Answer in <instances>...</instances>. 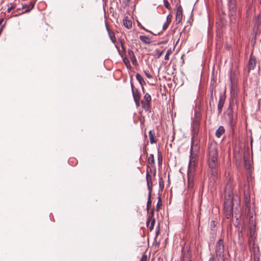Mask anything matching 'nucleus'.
Wrapping results in <instances>:
<instances>
[{
	"instance_id": "nucleus-23",
	"label": "nucleus",
	"mask_w": 261,
	"mask_h": 261,
	"mask_svg": "<svg viewBox=\"0 0 261 261\" xmlns=\"http://www.w3.org/2000/svg\"><path fill=\"white\" fill-rule=\"evenodd\" d=\"M148 163L152 165L154 164V156L152 154H151L149 155V156L148 158Z\"/></svg>"
},
{
	"instance_id": "nucleus-50",
	"label": "nucleus",
	"mask_w": 261,
	"mask_h": 261,
	"mask_svg": "<svg viewBox=\"0 0 261 261\" xmlns=\"http://www.w3.org/2000/svg\"><path fill=\"white\" fill-rule=\"evenodd\" d=\"M182 64H184V60H182Z\"/></svg>"
},
{
	"instance_id": "nucleus-17",
	"label": "nucleus",
	"mask_w": 261,
	"mask_h": 261,
	"mask_svg": "<svg viewBox=\"0 0 261 261\" xmlns=\"http://www.w3.org/2000/svg\"><path fill=\"white\" fill-rule=\"evenodd\" d=\"M225 132V129L223 126H220L217 129L215 135L217 137L220 138V136Z\"/></svg>"
},
{
	"instance_id": "nucleus-46",
	"label": "nucleus",
	"mask_w": 261,
	"mask_h": 261,
	"mask_svg": "<svg viewBox=\"0 0 261 261\" xmlns=\"http://www.w3.org/2000/svg\"><path fill=\"white\" fill-rule=\"evenodd\" d=\"M255 38H256V35H253V38L252 39V41H253V40L255 41Z\"/></svg>"
},
{
	"instance_id": "nucleus-37",
	"label": "nucleus",
	"mask_w": 261,
	"mask_h": 261,
	"mask_svg": "<svg viewBox=\"0 0 261 261\" xmlns=\"http://www.w3.org/2000/svg\"><path fill=\"white\" fill-rule=\"evenodd\" d=\"M147 256L146 255H143V256L141 257L140 261H147Z\"/></svg>"
},
{
	"instance_id": "nucleus-36",
	"label": "nucleus",
	"mask_w": 261,
	"mask_h": 261,
	"mask_svg": "<svg viewBox=\"0 0 261 261\" xmlns=\"http://www.w3.org/2000/svg\"><path fill=\"white\" fill-rule=\"evenodd\" d=\"M158 162L159 164H162V156L161 154L158 155Z\"/></svg>"
},
{
	"instance_id": "nucleus-11",
	"label": "nucleus",
	"mask_w": 261,
	"mask_h": 261,
	"mask_svg": "<svg viewBox=\"0 0 261 261\" xmlns=\"http://www.w3.org/2000/svg\"><path fill=\"white\" fill-rule=\"evenodd\" d=\"M200 115L197 111L195 112L194 117L193 120L192 125L199 126L200 123Z\"/></svg>"
},
{
	"instance_id": "nucleus-41",
	"label": "nucleus",
	"mask_w": 261,
	"mask_h": 261,
	"mask_svg": "<svg viewBox=\"0 0 261 261\" xmlns=\"http://www.w3.org/2000/svg\"><path fill=\"white\" fill-rule=\"evenodd\" d=\"M134 101L136 103V106L138 107L140 105V99H138V100H134Z\"/></svg>"
},
{
	"instance_id": "nucleus-2",
	"label": "nucleus",
	"mask_w": 261,
	"mask_h": 261,
	"mask_svg": "<svg viewBox=\"0 0 261 261\" xmlns=\"http://www.w3.org/2000/svg\"><path fill=\"white\" fill-rule=\"evenodd\" d=\"M207 155L208 165L212 174L211 178L215 181L218 173V145L216 142L208 143Z\"/></svg>"
},
{
	"instance_id": "nucleus-32",
	"label": "nucleus",
	"mask_w": 261,
	"mask_h": 261,
	"mask_svg": "<svg viewBox=\"0 0 261 261\" xmlns=\"http://www.w3.org/2000/svg\"><path fill=\"white\" fill-rule=\"evenodd\" d=\"M169 24V20H166V22L164 24L163 26V30H166L168 27V25Z\"/></svg>"
},
{
	"instance_id": "nucleus-47",
	"label": "nucleus",
	"mask_w": 261,
	"mask_h": 261,
	"mask_svg": "<svg viewBox=\"0 0 261 261\" xmlns=\"http://www.w3.org/2000/svg\"><path fill=\"white\" fill-rule=\"evenodd\" d=\"M3 21V19H0V25L1 24V23H2V22Z\"/></svg>"
},
{
	"instance_id": "nucleus-19",
	"label": "nucleus",
	"mask_w": 261,
	"mask_h": 261,
	"mask_svg": "<svg viewBox=\"0 0 261 261\" xmlns=\"http://www.w3.org/2000/svg\"><path fill=\"white\" fill-rule=\"evenodd\" d=\"M244 165L245 167L247 169H249L251 167V163L249 160V157L245 155L244 156Z\"/></svg>"
},
{
	"instance_id": "nucleus-24",
	"label": "nucleus",
	"mask_w": 261,
	"mask_h": 261,
	"mask_svg": "<svg viewBox=\"0 0 261 261\" xmlns=\"http://www.w3.org/2000/svg\"><path fill=\"white\" fill-rule=\"evenodd\" d=\"M151 192H150V191H149V193H148V200H147V210H149V206L151 203Z\"/></svg>"
},
{
	"instance_id": "nucleus-28",
	"label": "nucleus",
	"mask_w": 261,
	"mask_h": 261,
	"mask_svg": "<svg viewBox=\"0 0 261 261\" xmlns=\"http://www.w3.org/2000/svg\"><path fill=\"white\" fill-rule=\"evenodd\" d=\"M172 53V50H168L167 52L166 53L165 56V59L166 60H169V55Z\"/></svg>"
},
{
	"instance_id": "nucleus-49",
	"label": "nucleus",
	"mask_w": 261,
	"mask_h": 261,
	"mask_svg": "<svg viewBox=\"0 0 261 261\" xmlns=\"http://www.w3.org/2000/svg\"><path fill=\"white\" fill-rule=\"evenodd\" d=\"M184 56V55L181 56V59H183Z\"/></svg>"
},
{
	"instance_id": "nucleus-26",
	"label": "nucleus",
	"mask_w": 261,
	"mask_h": 261,
	"mask_svg": "<svg viewBox=\"0 0 261 261\" xmlns=\"http://www.w3.org/2000/svg\"><path fill=\"white\" fill-rule=\"evenodd\" d=\"M144 99L146 100L145 102H150L151 99V96L148 93H146L144 95Z\"/></svg>"
},
{
	"instance_id": "nucleus-51",
	"label": "nucleus",
	"mask_w": 261,
	"mask_h": 261,
	"mask_svg": "<svg viewBox=\"0 0 261 261\" xmlns=\"http://www.w3.org/2000/svg\"><path fill=\"white\" fill-rule=\"evenodd\" d=\"M188 261H192V260H188Z\"/></svg>"
},
{
	"instance_id": "nucleus-1",
	"label": "nucleus",
	"mask_w": 261,
	"mask_h": 261,
	"mask_svg": "<svg viewBox=\"0 0 261 261\" xmlns=\"http://www.w3.org/2000/svg\"><path fill=\"white\" fill-rule=\"evenodd\" d=\"M233 183L229 178L227 180L225 189V201L224 203V213L227 219L230 218L233 215V207L236 204H239V199L237 196H234L232 192Z\"/></svg>"
},
{
	"instance_id": "nucleus-5",
	"label": "nucleus",
	"mask_w": 261,
	"mask_h": 261,
	"mask_svg": "<svg viewBox=\"0 0 261 261\" xmlns=\"http://www.w3.org/2000/svg\"><path fill=\"white\" fill-rule=\"evenodd\" d=\"M195 169V167L191 169L190 168V164L189 165V169L188 171V187L192 188L193 186L194 182V175L193 172Z\"/></svg>"
},
{
	"instance_id": "nucleus-27",
	"label": "nucleus",
	"mask_w": 261,
	"mask_h": 261,
	"mask_svg": "<svg viewBox=\"0 0 261 261\" xmlns=\"http://www.w3.org/2000/svg\"><path fill=\"white\" fill-rule=\"evenodd\" d=\"M109 37H110L111 41L113 43H115V42L116 41V38H115V37L114 34L113 33H110V32H109Z\"/></svg>"
},
{
	"instance_id": "nucleus-7",
	"label": "nucleus",
	"mask_w": 261,
	"mask_h": 261,
	"mask_svg": "<svg viewBox=\"0 0 261 261\" xmlns=\"http://www.w3.org/2000/svg\"><path fill=\"white\" fill-rule=\"evenodd\" d=\"M256 65V60L254 56H253V53H251L248 62V71L249 72L251 70L254 69Z\"/></svg>"
},
{
	"instance_id": "nucleus-14",
	"label": "nucleus",
	"mask_w": 261,
	"mask_h": 261,
	"mask_svg": "<svg viewBox=\"0 0 261 261\" xmlns=\"http://www.w3.org/2000/svg\"><path fill=\"white\" fill-rule=\"evenodd\" d=\"M146 180H147L148 189L149 190V192L150 191V192H151L152 187V180H151V177L148 173H147L146 174Z\"/></svg>"
},
{
	"instance_id": "nucleus-12",
	"label": "nucleus",
	"mask_w": 261,
	"mask_h": 261,
	"mask_svg": "<svg viewBox=\"0 0 261 261\" xmlns=\"http://www.w3.org/2000/svg\"><path fill=\"white\" fill-rule=\"evenodd\" d=\"M153 214H154L153 211L152 210L151 212L148 216V217L147 219V223H148L149 221H151L150 225L149 226V229L150 231H151L153 229L154 225L155 222V219L153 218Z\"/></svg>"
},
{
	"instance_id": "nucleus-33",
	"label": "nucleus",
	"mask_w": 261,
	"mask_h": 261,
	"mask_svg": "<svg viewBox=\"0 0 261 261\" xmlns=\"http://www.w3.org/2000/svg\"><path fill=\"white\" fill-rule=\"evenodd\" d=\"M144 73L147 78H148V79L152 78V75L150 74V73L148 71H144Z\"/></svg>"
},
{
	"instance_id": "nucleus-34",
	"label": "nucleus",
	"mask_w": 261,
	"mask_h": 261,
	"mask_svg": "<svg viewBox=\"0 0 261 261\" xmlns=\"http://www.w3.org/2000/svg\"><path fill=\"white\" fill-rule=\"evenodd\" d=\"M216 255L214 254L212 255V256L209 258L208 261H216Z\"/></svg>"
},
{
	"instance_id": "nucleus-13",
	"label": "nucleus",
	"mask_w": 261,
	"mask_h": 261,
	"mask_svg": "<svg viewBox=\"0 0 261 261\" xmlns=\"http://www.w3.org/2000/svg\"><path fill=\"white\" fill-rule=\"evenodd\" d=\"M131 87L134 99L136 100L140 99L141 97V94L139 91L138 90H134V86L132 83H131Z\"/></svg>"
},
{
	"instance_id": "nucleus-30",
	"label": "nucleus",
	"mask_w": 261,
	"mask_h": 261,
	"mask_svg": "<svg viewBox=\"0 0 261 261\" xmlns=\"http://www.w3.org/2000/svg\"><path fill=\"white\" fill-rule=\"evenodd\" d=\"M164 5H165V7L167 9H168L169 10L171 9L170 4L168 3V2L167 1V0H164Z\"/></svg>"
},
{
	"instance_id": "nucleus-43",
	"label": "nucleus",
	"mask_w": 261,
	"mask_h": 261,
	"mask_svg": "<svg viewBox=\"0 0 261 261\" xmlns=\"http://www.w3.org/2000/svg\"><path fill=\"white\" fill-rule=\"evenodd\" d=\"M169 20V22L171 21V18H170V16L169 15H168L167 17V20Z\"/></svg>"
},
{
	"instance_id": "nucleus-29",
	"label": "nucleus",
	"mask_w": 261,
	"mask_h": 261,
	"mask_svg": "<svg viewBox=\"0 0 261 261\" xmlns=\"http://www.w3.org/2000/svg\"><path fill=\"white\" fill-rule=\"evenodd\" d=\"M128 55L129 56L130 59L135 58V56L134 55V53L132 50H128Z\"/></svg>"
},
{
	"instance_id": "nucleus-31",
	"label": "nucleus",
	"mask_w": 261,
	"mask_h": 261,
	"mask_svg": "<svg viewBox=\"0 0 261 261\" xmlns=\"http://www.w3.org/2000/svg\"><path fill=\"white\" fill-rule=\"evenodd\" d=\"M34 4L33 3H31V4L30 5V6H29L30 7L29 9H26L25 11H24V12L25 13H27V12H30V11L33 8H34Z\"/></svg>"
},
{
	"instance_id": "nucleus-45",
	"label": "nucleus",
	"mask_w": 261,
	"mask_h": 261,
	"mask_svg": "<svg viewBox=\"0 0 261 261\" xmlns=\"http://www.w3.org/2000/svg\"><path fill=\"white\" fill-rule=\"evenodd\" d=\"M253 233H254V231H253L252 229H251L250 230V234H251V237L253 236Z\"/></svg>"
},
{
	"instance_id": "nucleus-4",
	"label": "nucleus",
	"mask_w": 261,
	"mask_h": 261,
	"mask_svg": "<svg viewBox=\"0 0 261 261\" xmlns=\"http://www.w3.org/2000/svg\"><path fill=\"white\" fill-rule=\"evenodd\" d=\"M224 245L223 240L222 239H219L216 243L215 246V251L214 253L217 258H222L224 256Z\"/></svg>"
},
{
	"instance_id": "nucleus-25",
	"label": "nucleus",
	"mask_w": 261,
	"mask_h": 261,
	"mask_svg": "<svg viewBox=\"0 0 261 261\" xmlns=\"http://www.w3.org/2000/svg\"><path fill=\"white\" fill-rule=\"evenodd\" d=\"M216 222L215 221H212L211 222V228L212 230L215 231L216 229Z\"/></svg>"
},
{
	"instance_id": "nucleus-6",
	"label": "nucleus",
	"mask_w": 261,
	"mask_h": 261,
	"mask_svg": "<svg viewBox=\"0 0 261 261\" xmlns=\"http://www.w3.org/2000/svg\"><path fill=\"white\" fill-rule=\"evenodd\" d=\"M228 6L230 13V15L232 16L236 14L237 10L236 0H229Z\"/></svg>"
},
{
	"instance_id": "nucleus-42",
	"label": "nucleus",
	"mask_w": 261,
	"mask_h": 261,
	"mask_svg": "<svg viewBox=\"0 0 261 261\" xmlns=\"http://www.w3.org/2000/svg\"><path fill=\"white\" fill-rule=\"evenodd\" d=\"M13 8H14L13 7H11L10 8H8V9H7V11L8 12H10L11 10H12Z\"/></svg>"
},
{
	"instance_id": "nucleus-3",
	"label": "nucleus",
	"mask_w": 261,
	"mask_h": 261,
	"mask_svg": "<svg viewBox=\"0 0 261 261\" xmlns=\"http://www.w3.org/2000/svg\"><path fill=\"white\" fill-rule=\"evenodd\" d=\"M199 142L198 138L192 139L189 162L191 169L195 167L196 164L197 157L200 150Z\"/></svg>"
},
{
	"instance_id": "nucleus-44",
	"label": "nucleus",
	"mask_w": 261,
	"mask_h": 261,
	"mask_svg": "<svg viewBox=\"0 0 261 261\" xmlns=\"http://www.w3.org/2000/svg\"><path fill=\"white\" fill-rule=\"evenodd\" d=\"M139 25L140 26L142 29L146 30V31H148V30H146L142 25H141L140 23H139Z\"/></svg>"
},
{
	"instance_id": "nucleus-22",
	"label": "nucleus",
	"mask_w": 261,
	"mask_h": 261,
	"mask_svg": "<svg viewBox=\"0 0 261 261\" xmlns=\"http://www.w3.org/2000/svg\"><path fill=\"white\" fill-rule=\"evenodd\" d=\"M141 104L142 105V107L145 111H148L150 109V103L149 102H145L143 100L141 101Z\"/></svg>"
},
{
	"instance_id": "nucleus-40",
	"label": "nucleus",
	"mask_w": 261,
	"mask_h": 261,
	"mask_svg": "<svg viewBox=\"0 0 261 261\" xmlns=\"http://www.w3.org/2000/svg\"><path fill=\"white\" fill-rule=\"evenodd\" d=\"M163 54V51H162L161 52H157L156 53V58H159L161 57V56Z\"/></svg>"
},
{
	"instance_id": "nucleus-21",
	"label": "nucleus",
	"mask_w": 261,
	"mask_h": 261,
	"mask_svg": "<svg viewBox=\"0 0 261 261\" xmlns=\"http://www.w3.org/2000/svg\"><path fill=\"white\" fill-rule=\"evenodd\" d=\"M140 39L145 44H149L150 43V39L145 36H140Z\"/></svg>"
},
{
	"instance_id": "nucleus-10",
	"label": "nucleus",
	"mask_w": 261,
	"mask_h": 261,
	"mask_svg": "<svg viewBox=\"0 0 261 261\" xmlns=\"http://www.w3.org/2000/svg\"><path fill=\"white\" fill-rule=\"evenodd\" d=\"M225 100V97L224 95L221 94L219 96V102L218 104V114H220L222 111V108L224 106V103Z\"/></svg>"
},
{
	"instance_id": "nucleus-39",
	"label": "nucleus",
	"mask_w": 261,
	"mask_h": 261,
	"mask_svg": "<svg viewBox=\"0 0 261 261\" xmlns=\"http://www.w3.org/2000/svg\"><path fill=\"white\" fill-rule=\"evenodd\" d=\"M162 205V201L160 198H159L158 203H157V207H160Z\"/></svg>"
},
{
	"instance_id": "nucleus-20",
	"label": "nucleus",
	"mask_w": 261,
	"mask_h": 261,
	"mask_svg": "<svg viewBox=\"0 0 261 261\" xmlns=\"http://www.w3.org/2000/svg\"><path fill=\"white\" fill-rule=\"evenodd\" d=\"M136 79L141 86H143L144 84H145V82L143 78L142 77V75L138 73L136 74Z\"/></svg>"
},
{
	"instance_id": "nucleus-35",
	"label": "nucleus",
	"mask_w": 261,
	"mask_h": 261,
	"mask_svg": "<svg viewBox=\"0 0 261 261\" xmlns=\"http://www.w3.org/2000/svg\"><path fill=\"white\" fill-rule=\"evenodd\" d=\"M132 60V62L133 63V64L134 65H138V62H137V61L136 60V57L135 58H132L131 59Z\"/></svg>"
},
{
	"instance_id": "nucleus-9",
	"label": "nucleus",
	"mask_w": 261,
	"mask_h": 261,
	"mask_svg": "<svg viewBox=\"0 0 261 261\" xmlns=\"http://www.w3.org/2000/svg\"><path fill=\"white\" fill-rule=\"evenodd\" d=\"M182 18V7L179 5L177 8L175 21L176 23H179L181 22Z\"/></svg>"
},
{
	"instance_id": "nucleus-48",
	"label": "nucleus",
	"mask_w": 261,
	"mask_h": 261,
	"mask_svg": "<svg viewBox=\"0 0 261 261\" xmlns=\"http://www.w3.org/2000/svg\"><path fill=\"white\" fill-rule=\"evenodd\" d=\"M222 259H223V261H227V259L223 258V257Z\"/></svg>"
},
{
	"instance_id": "nucleus-38",
	"label": "nucleus",
	"mask_w": 261,
	"mask_h": 261,
	"mask_svg": "<svg viewBox=\"0 0 261 261\" xmlns=\"http://www.w3.org/2000/svg\"><path fill=\"white\" fill-rule=\"evenodd\" d=\"M159 185H160V187H162V188L164 187V182H163V179L162 178H161L160 179Z\"/></svg>"
},
{
	"instance_id": "nucleus-15",
	"label": "nucleus",
	"mask_w": 261,
	"mask_h": 261,
	"mask_svg": "<svg viewBox=\"0 0 261 261\" xmlns=\"http://www.w3.org/2000/svg\"><path fill=\"white\" fill-rule=\"evenodd\" d=\"M192 139H196L198 138L197 137V135L199 131V126H196V125H192Z\"/></svg>"
},
{
	"instance_id": "nucleus-8",
	"label": "nucleus",
	"mask_w": 261,
	"mask_h": 261,
	"mask_svg": "<svg viewBox=\"0 0 261 261\" xmlns=\"http://www.w3.org/2000/svg\"><path fill=\"white\" fill-rule=\"evenodd\" d=\"M125 51L126 50H118L119 55L123 58V62L125 64V66H126L127 68L130 69L131 65L129 63V60L127 59V57H124V56L125 54Z\"/></svg>"
},
{
	"instance_id": "nucleus-16",
	"label": "nucleus",
	"mask_w": 261,
	"mask_h": 261,
	"mask_svg": "<svg viewBox=\"0 0 261 261\" xmlns=\"http://www.w3.org/2000/svg\"><path fill=\"white\" fill-rule=\"evenodd\" d=\"M123 22L124 25L127 29H130L132 28V21L130 20H129V19H128L127 17H125V18H124V19L123 20Z\"/></svg>"
},
{
	"instance_id": "nucleus-18",
	"label": "nucleus",
	"mask_w": 261,
	"mask_h": 261,
	"mask_svg": "<svg viewBox=\"0 0 261 261\" xmlns=\"http://www.w3.org/2000/svg\"><path fill=\"white\" fill-rule=\"evenodd\" d=\"M149 134V138L150 142L151 144H154L156 143V140L155 138L154 133L152 132V130H150L148 133Z\"/></svg>"
}]
</instances>
